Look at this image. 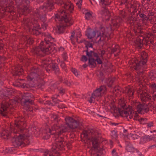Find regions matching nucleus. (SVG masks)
Segmentation results:
<instances>
[{
    "mask_svg": "<svg viewBox=\"0 0 156 156\" xmlns=\"http://www.w3.org/2000/svg\"><path fill=\"white\" fill-rule=\"evenodd\" d=\"M15 125L16 126L15 129H16L19 132L23 134H20L16 133L15 130L13 132H10L8 130H4L1 133V137L3 139H8L10 137H12L11 142L13 145L15 147H20L21 148L25 146V144L23 142L24 140L25 134L27 130L26 128L27 124L25 119L22 116L19 117L15 121Z\"/></svg>",
    "mask_w": 156,
    "mask_h": 156,
    "instance_id": "f257e3e1",
    "label": "nucleus"
},
{
    "mask_svg": "<svg viewBox=\"0 0 156 156\" xmlns=\"http://www.w3.org/2000/svg\"><path fill=\"white\" fill-rule=\"evenodd\" d=\"M83 134L87 140L92 143V149L101 154H102V148L99 147L98 133L95 130L90 129L83 130Z\"/></svg>",
    "mask_w": 156,
    "mask_h": 156,
    "instance_id": "f03ea898",
    "label": "nucleus"
},
{
    "mask_svg": "<svg viewBox=\"0 0 156 156\" xmlns=\"http://www.w3.org/2000/svg\"><path fill=\"white\" fill-rule=\"evenodd\" d=\"M56 143L52 144L51 150L55 154H57V155H60L59 151H63L65 150L64 147L66 146L68 149L72 148V141L66 142L65 141L64 137H60L56 141Z\"/></svg>",
    "mask_w": 156,
    "mask_h": 156,
    "instance_id": "7ed1b4c3",
    "label": "nucleus"
},
{
    "mask_svg": "<svg viewBox=\"0 0 156 156\" xmlns=\"http://www.w3.org/2000/svg\"><path fill=\"white\" fill-rule=\"evenodd\" d=\"M100 29L101 31V32L98 31H93L91 35H90V31L91 30V28L89 27H88L87 30L86 31L85 35L87 37L88 39H91L92 38L94 37L96 34H97V36L96 37L97 39L98 37H100L99 40L97 41V43H99L100 42L103 41L105 39L106 37L108 38L110 37V35L108 34H107L105 31V29L103 27L102 25H101Z\"/></svg>",
    "mask_w": 156,
    "mask_h": 156,
    "instance_id": "20e7f679",
    "label": "nucleus"
},
{
    "mask_svg": "<svg viewBox=\"0 0 156 156\" xmlns=\"http://www.w3.org/2000/svg\"><path fill=\"white\" fill-rule=\"evenodd\" d=\"M54 39V38L49 35L48 36L47 38L44 39V41H42L41 42V44L44 46L41 48V50L43 52L48 54L52 53H55L56 52V45L50 42L52 39Z\"/></svg>",
    "mask_w": 156,
    "mask_h": 156,
    "instance_id": "39448f33",
    "label": "nucleus"
},
{
    "mask_svg": "<svg viewBox=\"0 0 156 156\" xmlns=\"http://www.w3.org/2000/svg\"><path fill=\"white\" fill-rule=\"evenodd\" d=\"M3 98L5 101L4 103L1 104V113L3 116L8 117L9 114H12L13 111V104L11 103L12 100H9V97L6 95L4 96Z\"/></svg>",
    "mask_w": 156,
    "mask_h": 156,
    "instance_id": "423d86ee",
    "label": "nucleus"
},
{
    "mask_svg": "<svg viewBox=\"0 0 156 156\" xmlns=\"http://www.w3.org/2000/svg\"><path fill=\"white\" fill-rule=\"evenodd\" d=\"M42 67H45L46 71L49 72L51 70L55 71V74L59 72V69L58 64L56 63L53 62L51 60L46 59L42 61L41 65Z\"/></svg>",
    "mask_w": 156,
    "mask_h": 156,
    "instance_id": "0eeeda50",
    "label": "nucleus"
},
{
    "mask_svg": "<svg viewBox=\"0 0 156 156\" xmlns=\"http://www.w3.org/2000/svg\"><path fill=\"white\" fill-rule=\"evenodd\" d=\"M147 53L144 51H143L141 53V58L140 61L137 59L133 60L132 65L134 69L137 70L141 68V65L146 64L147 60Z\"/></svg>",
    "mask_w": 156,
    "mask_h": 156,
    "instance_id": "6e6552de",
    "label": "nucleus"
},
{
    "mask_svg": "<svg viewBox=\"0 0 156 156\" xmlns=\"http://www.w3.org/2000/svg\"><path fill=\"white\" fill-rule=\"evenodd\" d=\"M66 124L67 126L66 128H67V132H68L70 129H74L77 128L79 125V121L76 120L73 118L70 117H67L65 118Z\"/></svg>",
    "mask_w": 156,
    "mask_h": 156,
    "instance_id": "1a4fd4ad",
    "label": "nucleus"
},
{
    "mask_svg": "<svg viewBox=\"0 0 156 156\" xmlns=\"http://www.w3.org/2000/svg\"><path fill=\"white\" fill-rule=\"evenodd\" d=\"M31 25L29 28V31L32 34L36 36L40 35L41 33L40 31L41 28L40 27L39 23L37 20L34 19L31 22Z\"/></svg>",
    "mask_w": 156,
    "mask_h": 156,
    "instance_id": "9d476101",
    "label": "nucleus"
},
{
    "mask_svg": "<svg viewBox=\"0 0 156 156\" xmlns=\"http://www.w3.org/2000/svg\"><path fill=\"white\" fill-rule=\"evenodd\" d=\"M51 130L49 129V132L51 134L56 133L59 136L67 132V128H66V126L61 125L60 126L56 124L54 125L51 127Z\"/></svg>",
    "mask_w": 156,
    "mask_h": 156,
    "instance_id": "9b49d317",
    "label": "nucleus"
},
{
    "mask_svg": "<svg viewBox=\"0 0 156 156\" xmlns=\"http://www.w3.org/2000/svg\"><path fill=\"white\" fill-rule=\"evenodd\" d=\"M55 2L56 4L61 6L62 8H64L65 10H63L64 12H66V14L67 15L66 11L67 12L68 10H69L71 13L73 10L74 5L73 4L69 2L67 3L65 2V0H58L57 2Z\"/></svg>",
    "mask_w": 156,
    "mask_h": 156,
    "instance_id": "f8f14e48",
    "label": "nucleus"
},
{
    "mask_svg": "<svg viewBox=\"0 0 156 156\" xmlns=\"http://www.w3.org/2000/svg\"><path fill=\"white\" fill-rule=\"evenodd\" d=\"M54 2L55 3L54 1L48 0L42 6L39 7V8L40 10H43L45 13H46L48 12L51 11L54 9Z\"/></svg>",
    "mask_w": 156,
    "mask_h": 156,
    "instance_id": "ddd939ff",
    "label": "nucleus"
},
{
    "mask_svg": "<svg viewBox=\"0 0 156 156\" xmlns=\"http://www.w3.org/2000/svg\"><path fill=\"white\" fill-rule=\"evenodd\" d=\"M32 94L30 93H26L23 94L22 96L21 103L24 106L25 105H32L34 103L33 100H31Z\"/></svg>",
    "mask_w": 156,
    "mask_h": 156,
    "instance_id": "4468645a",
    "label": "nucleus"
},
{
    "mask_svg": "<svg viewBox=\"0 0 156 156\" xmlns=\"http://www.w3.org/2000/svg\"><path fill=\"white\" fill-rule=\"evenodd\" d=\"M137 105V112L139 114H144V112L147 113L149 111L150 104L147 105L145 103L141 104L140 102L138 103Z\"/></svg>",
    "mask_w": 156,
    "mask_h": 156,
    "instance_id": "2eb2a0df",
    "label": "nucleus"
},
{
    "mask_svg": "<svg viewBox=\"0 0 156 156\" xmlns=\"http://www.w3.org/2000/svg\"><path fill=\"white\" fill-rule=\"evenodd\" d=\"M25 80L23 79H18L13 83V85L14 86L21 87L23 89L29 88L30 87L29 85L23 82Z\"/></svg>",
    "mask_w": 156,
    "mask_h": 156,
    "instance_id": "dca6fc26",
    "label": "nucleus"
},
{
    "mask_svg": "<svg viewBox=\"0 0 156 156\" xmlns=\"http://www.w3.org/2000/svg\"><path fill=\"white\" fill-rule=\"evenodd\" d=\"M106 90L105 86H101L99 88L96 89L92 94V96L96 97H100L101 96V91H105Z\"/></svg>",
    "mask_w": 156,
    "mask_h": 156,
    "instance_id": "f3484780",
    "label": "nucleus"
},
{
    "mask_svg": "<svg viewBox=\"0 0 156 156\" xmlns=\"http://www.w3.org/2000/svg\"><path fill=\"white\" fill-rule=\"evenodd\" d=\"M20 8L19 11L23 14L29 13L32 11V9L30 8L27 4L22 6Z\"/></svg>",
    "mask_w": 156,
    "mask_h": 156,
    "instance_id": "a211bd4d",
    "label": "nucleus"
},
{
    "mask_svg": "<svg viewBox=\"0 0 156 156\" xmlns=\"http://www.w3.org/2000/svg\"><path fill=\"white\" fill-rule=\"evenodd\" d=\"M140 97L141 100L144 102H146L148 99L150 100L151 98V96L145 92H142Z\"/></svg>",
    "mask_w": 156,
    "mask_h": 156,
    "instance_id": "6ab92c4d",
    "label": "nucleus"
},
{
    "mask_svg": "<svg viewBox=\"0 0 156 156\" xmlns=\"http://www.w3.org/2000/svg\"><path fill=\"white\" fill-rule=\"evenodd\" d=\"M88 66H91L92 68H95L97 66L96 59L94 58L93 55L88 57Z\"/></svg>",
    "mask_w": 156,
    "mask_h": 156,
    "instance_id": "aec40b11",
    "label": "nucleus"
},
{
    "mask_svg": "<svg viewBox=\"0 0 156 156\" xmlns=\"http://www.w3.org/2000/svg\"><path fill=\"white\" fill-rule=\"evenodd\" d=\"M122 19L118 17L116 19H114L112 20L111 26H112L113 29H115L116 28L118 27L120 24V22L122 21Z\"/></svg>",
    "mask_w": 156,
    "mask_h": 156,
    "instance_id": "412c9836",
    "label": "nucleus"
},
{
    "mask_svg": "<svg viewBox=\"0 0 156 156\" xmlns=\"http://www.w3.org/2000/svg\"><path fill=\"white\" fill-rule=\"evenodd\" d=\"M24 73L23 69L22 68H16L13 71L12 75L13 76L16 77L22 76Z\"/></svg>",
    "mask_w": 156,
    "mask_h": 156,
    "instance_id": "4be33fe9",
    "label": "nucleus"
},
{
    "mask_svg": "<svg viewBox=\"0 0 156 156\" xmlns=\"http://www.w3.org/2000/svg\"><path fill=\"white\" fill-rule=\"evenodd\" d=\"M114 109L118 111L120 115L122 117H125L127 118L129 115V113L127 111L124 110H121V108H117L116 106L115 107Z\"/></svg>",
    "mask_w": 156,
    "mask_h": 156,
    "instance_id": "5701e85b",
    "label": "nucleus"
},
{
    "mask_svg": "<svg viewBox=\"0 0 156 156\" xmlns=\"http://www.w3.org/2000/svg\"><path fill=\"white\" fill-rule=\"evenodd\" d=\"M62 20H63L64 22L66 23H68L69 24L70 26L72 25L74 22V21L71 18L70 19L67 17V14H66L65 16H62Z\"/></svg>",
    "mask_w": 156,
    "mask_h": 156,
    "instance_id": "b1692460",
    "label": "nucleus"
},
{
    "mask_svg": "<svg viewBox=\"0 0 156 156\" xmlns=\"http://www.w3.org/2000/svg\"><path fill=\"white\" fill-rule=\"evenodd\" d=\"M31 74L32 75H34L35 77L38 78L39 76V69L35 67H33L31 69Z\"/></svg>",
    "mask_w": 156,
    "mask_h": 156,
    "instance_id": "393cba45",
    "label": "nucleus"
},
{
    "mask_svg": "<svg viewBox=\"0 0 156 156\" xmlns=\"http://www.w3.org/2000/svg\"><path fill=\"white\" fill-rule=\"evenodd\" d=\"M145 41H147V46H148L149 48L151 47H153V46H152L151 44L156 47V42L155 43H154V41L153 39H152L151 38H149V39H147V40H145Z\"/></svg>",
    "mask_w": 156,
    "mask_h": 156,
    "instance_id": "a878e982",
    "label": "nucleus"
},
{
    "mask_svg": "<svg viewBox=\"0 0 156 156\" xmlns=\"http://www.w3.org/2000/svg\"><path fill=\"white\" fill-rule=\"evenodd\" d=\"M101 14L102 15H104L106 16H108V18H107V20H109V18L111 14L108 9L106 8H104L101 11Z\"/></svg>",
    "mask_w": 156,
    "mask_h": 156,
    "instance_id": "bb28decb",
    "label": "nucleus"
},
{
    "mask_svg": "<svg viewBox=\"0 0 156 156\" xmlns=\"http://www.w3.org/2000/svg\"><path fill=\"white\" fill-rule=\"evenodd\" d=\"M85 48H86V49L85 50H84L83 52H86V55L88 57L89 56L90 57L91 55H96V52L93 51H89L88 48L87 46H85Z\"/></svg>",
    "mask_w": 156,
    "mask_h": 156,
    "instance_id": "cd10ccee",
    "label": "nucleus"
},
{
    "mask_svg": "<svg viewBox=\"0 0 156 156\" xmlns=\"http://www.w3.org/2000/svg\"><path fill=\"white\" fill-rule=\"evenodd\" d=\"M60 119L59 117L57 115H52L51 116V120L54 122H58Z\"/></svg>",
    "mask_w": 156,
    "mask_h": 156,
    "instance_id": "c85d7f7f",
    "label": "nucleus"
},
{
    "mask_svg": "<svg viewBox=\"0 0 156 156\" xmlns=\"http://www.w3.org/2000/svg\"><path fill=\"white\" fill-rule=\"evenodd\" d=\"M143 40L141 38H140V37H138L137 39H136V41L135 42L136 44L140 48H141L143 46L142 44Z\"/></svg>",
    "mask_w": 156,
    "mask_h": 156,
    "instance_id": "c756f323",
    "label": "nucleus"
},
{
    "mask_svg": "<svg viewBox=\"0 0 156 156\" xmlns=\"http://www.w3.org/2000/svg\"><path fill=\"white\" fill-rule=\"evenodd\" d=\"M139 16L142 18V21L144 22H145L147 21L148 20L149 18L147 17V16H146V15H145L144 14H143L140 11H139Z\"/></svg>",
    "mask_w": 156,
    "mask_h": 156,
    "instance_id": "7c9ffc66",
    "label": "nucleus"
},
{
    "mask_svg": "<svg viewBox=\"0 0 156 156\" xmlns=\"http://www.w3.org/2000/svg\"><path fill=\"white\" fill-rule=\"evenodd\" d=\"M37 80L38 83H37V86L38 88H41L42 86L45 84V82L42 79H40V77L38 78Z\"/></svg>",
    "mask_w": 156,
    "mask_h": 156,
    "instance_id": "2f4dec72",
    "label": "nucleus"
},
{
    "mask_svg": "<svg viewBox=\"0 0 156 156\" xmlns=\"http://www.w3.org/2000/svg\"><path fill=\"white\" fill-rule=\"evenodd\" d=\"M58 30L56 31L59 34L63 33L65 30V27L62 26H57Z\"/></svg>",
    "mask_w": 156,
    "mask_h": 156,
    "instance_id": "473e14b6",
    "label": "nucleus"
},
{
    "mask_svg": "<svg viewBox=\"0 0 156 156\" xmlns=\"http://www.w3.org/2000/svg\"><path fill=\"white\" fill-rule=\"evenodd\" d=\"M115 78H109L108 80V86L109 88L112 87V85L115 81Z\"/></svg>",
    "mask_w": 156,
    "mask_h": 156,
    "instance_id": "72a5a7b5",
    "label": "nucleus"
},
{
    "mask_svg": "<svg viewBox=\"0 0 156 156\" xmlns=\"http://www.w3.org/2000/svg\"><path fill=\"white\" fill-rule=\"evenodd\" d=\"M143 65H141V67H142V66ZM142 69V68H140L138 69H137V70H138L139 71L137 72V76H138L139 77V78H138V80L139 81V82H141V78H140V76L141 77H142V75L144 73V71L143 70L141 71L140 70H141Z\"/></svg>",
    "mask_w": 156,
    "mask_h": 156,
    "instance_id": "f704fd0d",
    "label": "nucleus"
},
{
    "mask_svg": "<svg viewBox=\"0 0 156 156\" xmlns=\"http://www.w3.org/2000/svg\"><path fill=\"white\" fill-rule=\"evenodd\" d=\"M66 15V12H64L63 9L62 11L61 12L60 15L58 14H56L55 15V18H57L58 19L61 21H63V20H62V16H65Z\"/></svg>",
    "mask_w": 156,
    "mask_h": 156,
    "instance_id": "c9c22d12",
    "label": "nucleus"
},
{
    "mask_svg": "<svg viewBox=\"0 0 156 156\" xmlns=\"http://www.w3.org/2000/svg\"><path fill=\"white\" fill-rule=\"evenodd\" d=\"M96 55H93L94 57H96V62H97L98 64H101L103 63L102 61L101 58H100L98 55L97 53L96 52Z\"/></svg>",
    "mask_w": 156,
    "mask_h": 156,
    "instance_id": "e433bc0d",
    "label": "nucleus"
},
{
    "mask_svg": "<svg viewBox=\"0 0 156 156\" xmlns=\"http://www.w3.org/2000/svg\"><path fill=\"white\" fill-rule=\"evenodd\" d=\"M25 106H27L26 109L27 111L28 112L30 111L33 113L34 111H36L37 110L34 107H31L29 105H25Z\"/></svg>",
    "mask_w": 156,
    "mask_h": 156,
    "instance_id": "4c0bfd02",
    "label": "nucleus"
},
{
    "mask_svg": "<svg viewBox=\"0 0 156 156\" xmlns=\"http://www.w3.org/2000/svg\"><path fill=\"white\" fill-rule=\"evenodd\" d=\"M33 131L34 132V133L37 136H38L39 135H40L41 133V131L39 129L37 128L36 127L33 128Z\"/></svg>",
    "mask_w": 156,
    "mask_h": 156,
    "instance_id": "58836bf2",
    "label": "nucleus"
},
{
    "mask_svg": "<svg viewBox=\"0 0 156 156\" xmlns=\"http://www.w3.org/2000/svg\"><path fill=\"white\" fill-rule=\"evenodd\" d=\"M126 150L128 152H133L135 151H136V149H135L131 145H128L126 147Z\"/></svg>",
    "mask_w": 156,
    "mask_h": 156,
    "instance_id": "ea45409f",
    "label": "nucleus"
},
{
    "mask_svg": "<svg viewBox=\"0 0 156 156\" xmlns=\"http://www.w3.org/2000/svg\"><path fill=\"white\" fill-rule=\"evenodd\" d=\"M149 76L152 80H154V78H156V71H152L149 73Z\"/></svg>",
    "mask_w": 156,
    "mask_h": 156,
    "instance_id": "a19ab883",
    "label": "nucleus"
},
{
    "mask_svg": "<svg viewBox=\"0 0 156 156\" xmlns=\"http://www.w3.org/2000/svg\"><path fill=\"white\" fill-rule=\"evenodd\" d=\"M44 46H43L41 44V43L40 44V46L38 47H36L35 48L34 50V52L36 54H39V52L40 51H42L43 52V51L41 50V47H43Z\"/></svg>",
    "mask_w": 156,
    "mask_h": 156,
    "instance_id": "79ce46f5",
    "label": "nucleus"
},
{
    "mask_svg": "<svg viewBox=\"0 0 156 156\" xmlns=\"http://www.w3.org/2000/svg\"><path fill=\"white\" fill-rule=\"evenodd\" d=\"M26 39L27 40V43L30 45H32L34 42V40L33 38L31 37H29L28 38L27 37Z\"/></svg>",
    "mask_w": 156,
    "mask_h": 156,
    "instance_id": "37998d69",
    "label": "nucleus"
},
{
    "mask_svg": "<svg viewBox=\"0 0 156 156\" xmlns=\"http://www.w3.org/2000/svg\"><path fill=\"white\" fill-rule=\"evenodd\" d=\"M120 107L119 108L121 109L122 108H123L124 110L125 109L127 110L128 108L127 107L126 105L122 101H121V102L120 104Z\"/></svg>",
    "mask_w": 156,
    "mask_h": 156,
    "instance_id": "c03bdc74",
    "label": "nucleus"
},
{
    "mask_svg": "<svg viewBox=\"0 0 156 156\" xmlns=\"http://www.w3.org/2000/svg\"><path fill=\"white\" fill-rule=\"evenodd\" d=\"M46 13L41 16L40 17V20L43 23H44L47 20V18L46 17Z\"/></svg>",
    "mask_w": 156,
    "mask_h": 156,
    "instance_id": "a18cd8bd",
    "label": "nucleus"
},
{
    "mask_svg": "<svg viewBox=\"0 0 156 156\" xmlns=\"http://www.w3.org/2000/svg\"><path fill=\"white\" fill-rule=\"evenodd\" d=\"M110 0H104L103 2H100V3H101L102 5H107L110 4V1H109Z\"/></svg>",
    "mask_w": 156,
    "mask_h": 156,
    "instance_id": "49530a36",
    "label": "nucleus"
},
{
    "mask_svg": "<svg viewBox=\"0 0 156 156\" xmlns=\"http://www.w3.org/2000/svg\"><path fill=\"white\" fill-rule=\"evenodd\" d=\"M144 139H149V140H154V139L156 138V137L155 136H144Z\"/></svg>",
    "mask_w": 156,
    "mask_h": 156,
    "instance_id": "de8ad7c7",
    "label": "nucleus"
},
{
    "mask_svg": "<svg viewBox=\"0 0 156 156\" xmlns=\"http://www.w3.org/2000/svg\"><path fill=\"white\" fill-rule=\"evenodd\" d=\"M128 93L130 96L133 97L134 95V91L131 88H129L128 90Z\"/></svg>",
    "mask_w": 156,
    "mask_h": 156,
    "instance_id": "09e8293b",
    "label": "nucleus"
},
{
    "mask_svg": "<svg viewBox=\"0 0 156 156\" xmlns=\"http://www.w3.org/2000/svg\"><path fill=\"white\" fill-rule=\"evenodd\" d=\"M92 16L91 14L89 12H87L85 13V17L86 20H89Z\"/></svg>",
    "mask_w": 156,
    "mask_h": 156,
    "instance_id": "8fccbe9b",
    "label": "nucleus"
},
{
    "mask_svg": "<svg viewBox=\"0 0 156 156\" xmlns=\"http://www.w3.org/2000/svg\"><path fill=\"white\" fill-rule=\"evenodd\" d=\"M8 9V8L7 6L5 7H2L0 9V12L3 14H4V13L5 12L7 11L8 12V11L7 10Z\"/></svg>",
    "mask_w": 156,
    "mask_h": 156,
    "instance_id": "3c124183",
    "label": "nucleus"
},
{
    "mask_svg": "<svg viewBox=\"0 0 156 156\" xmlns=\"http://www.w3.org/2000/svg\"><path fill=\"white\" fill-rule=\"evenodd\" d=\"M139 37H140V38H141L142 40H144V39L146 40V35L144 32H143V34H138Z\"/></svg>",
    "mask_w": 156,
    "mask_h": 156,
    "instance_id": "603ef678",
    "label": "nucleus"
},
{
    "mask_svg": "<svg viewBox=\"0 0 156 156\" xmlns=\"http://www.w3.org/2000/svg\"><path fill=\"white\" fill-rule=\"evenodd\" d=\"M59 91V93L60 94H63L65 93V89L63 88L62 87H60L58 89Z\"/></svg>",
    "mask_w": 156,
    "mask_h": 156,
    "instance_id": "864d4df0",
    "label": "nucleus"
},
{
    "mask_svg": "<svg viewBox=\"0 0 156 156\" xmlns=\"http://www.w3.org/2000/svg\"><path fill=\"white\" fill-rule=\"evenodd\" d=\"M87 55H83L81 58V60L83 62H86L88 60V58L87 57Z\"/></svg>",
    "mask_w": 156,
    "mask_h": 156,
    "instance_id": "5fc2aeb1",
    "label": "nucleus"
},
{
    "mask_svg": "<svg viewBox=\"0 0 156 156\" xmlns=\"http://www.w3.org/2000/svg\"><path fill=\"white\" fill-rule=\"evenodd\" d=\"M57 83H55L53 84L51 86V87L52 89H58V88L60 87H58L57 86Z\"/></svg>",
    "mask_w": 156,
    "mask_h": 156,
    "instance_id": "6e6d98bb",
    "label": "nucleus"
},
{
    "mask_svg": "<svg viewBox=\"0 0 156 156\" xmlns=\"http://www.w3.org/2000/svg\"><path fill=\"white\" fill-rule=\"evenodd\" d=\"M99 75L100 77L101 78V80L102 81L105 78V76L104 74L101 71H100L99 73Z\"/></svg>",
    "mask_w": 156,
    "mask_h": 156,
    "instance_id": "4d7b16f0",
    "label": "nucleus"
},
{
    "mask_svg": "<svg viewBox=\"0 0 156 156\" xmlns=\"http://www.w3.org/2000/svg\"><path fill=\"white\" fill-rule=\"evenodd\" d=\"M95 97L94 96H92V95L91 94V96L90 97V99L88 100V101L90 103L93 102V101L94 102L95 101Z\"/></svg>",
    "mask_w": 156,
    "mask_h": 156,
    "instance_id": "13d9d810",
    "label": "nucleus"
},
{
    "mask_svg": "<svg viewBox=\"0 0 156 156\" xmlns=\"http://www.w3.org/2000/svg\"><path fill=\"white\" fill-rule=\"evenodd\" d=\"M112 136L115 139L117 138L118 135L117 134V132L115 131H113L112 132Z\"/></svg>",
    "mask_w": 156,
    "mask_h": 156,
    "instance_id": "bf43d9fd",
    "label": "nucleus"
},
{
    "mask_svg": "<svg viewBox=\"0 0 156 156\" xmlns=\"http://www.w3.org/2000/svg\"><path fill=\"white\" fill-rule=\"evenodd\" d=\"M82 2V0H80L76 3V5L78 6V7L79 9L81 8Z\"/></svg>",
    "mask_w": 156,
    "mask_h": 156,
    "instance_id": "052dcab7",
    "label": "nucleus"
},
{
    "mask_svg": "<svg viewBox=\"0 0 156 156\" xmlns=\"http://www.w3.org/2000/svg\"><path fill=\"white\" fill-rule=\"evenodd\" d=\"M145 34L146 35V40H147V39H149V38H151L150 37H151L152 36H153V34L151 33L150 32L148 33H145Z\"/></svg>",
    "mask_w": 156,
    "mask_h": 156,
    "instance_id": "680f3d73",
    "label": "nucleus"
},
{
    "mask_svg": "<svg viewBox=\"0 0 156 156\" xmlns=\"http://www.w3.org/2000/svg\"><path fill=\"white\" fill-rule=\"evenodd\" d=\"M143 29H137L136 30H134L135 32L136 33H137L138 34H143V32L142 30Z\"/></svg>",
    "mask_w": 156,
    "mask_h": 156,
    "instance_id": "e2e57ef3",
    "label": "nucleus"
},
{
    "mask_svg": "<svg viewBox=\"0 0 156 156\" xmlns=\"http://www.w3.org/2000/svg\"><path fill=\"white\" fill-rule=\"evenodd\" d=\"M27 136L25 134V138L24 140H23L25 141H23V142H24L25 144V146L26 145H28L30 143V141L29 140H27Z\"/></svg>",
    "mask_w": 156,
    "mask_h": 156,
    "instance_id": "0e129e2a",
    "label": "nucleus"
},
{
    "mask_svg": "<svg viewBox=\"0 0 156 156\" xmlns=\"http://www.w3.org/2000/svg\"><path fill=\"white\" fill-rule=\"evenodd\" d=\"M71 71L76 76H77L78 75V73L77 70L75 68H72L71 69Z\"/></svg>",
    "mask_w": 156,
    "mask_h": 156,
    "instance_id": "69168bd1",
    "label": "nucleus"
},
{
    "mask_svg": "<svg viewBox=\"0 0 156 156\" xmlns=\"http://www.w3.org/2000/svg\"><path fill=\"white\" fill-rule=\"evenodd\" d=\"M86 42L88 43V44H87L86 43H85L86 46H87L88 48L90 47L93 48V44L92 43H90V42L88 41H86Z\"/></svg>",
    "mask_w": 156,
    "mask_h": 156,
    "instance_id": "338daca9",
    "label": "nucleus"
},
{
    "mask_svg": "<svg viewBox=\"0 0 156 156\" xmlns=\"http://www.w3.org/2000/svg\"><path fill=\"white\" fill-rule=\"evenodd\" d=\"M137 17H133V16H132L129 17V20L133 21H137Z\"/></svg>",
    "mask_w": 156,
    "mask_h": 156,
    "instance_id": "774afa93",
    "label": "nucleus"
}]
</instances>
